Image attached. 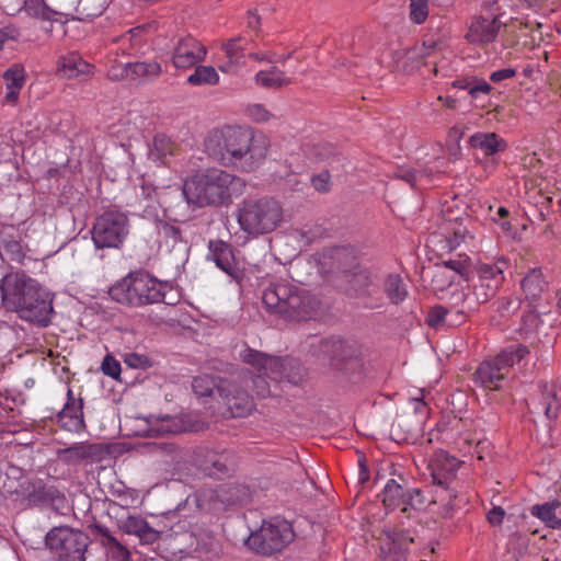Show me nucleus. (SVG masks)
<instances>
[{"mask_svg":"<svg viewBox=\"0 0 561 561\" xmlns=\"http://www.w3.org/2000/svg\"><path fill=\"white\" fill-rule=\"evenodd\" d=\"M204 146L221 164L252 172L265 161L270 139L250 127L226 125L210 130Z\"/></svg>","mask_w":561,"mask_h":561,"instance_id":"f257e3e1","label":"nucleus"},{"mask_svg":"<svg viewBox=\"0 0 561 561\" xmlns=\"http://www.w3.org/2000/svg\"><path fill=\"white\" fill-rule=\"evenodd\" d=\"M0 296L5 309L16 312L21 319L43 327L50 322V294L25 273L8 274L0 285Z\"/></svg>","mask_w":561,"mask_h":561,"instance_id":"f03ea898","label":"nucleus"},{"mask_svg":"<svg viewBox=\"0 0 561 561\" xmlns=\"http://www.w3.org/2000/svg\"><path fill=\"white\" fill-rule=\"evenodd\" d=\"M245 182L221 169H207L187 179L183 194L188 204L197 207L222 206L231 202L233 196L241 195Z\"/></svg>","mask_w":561,"mask_h":561,"instance_id":"7ed1b4c3","label":"nucleus"},{"mask_svg":"<svg viewBox=\"0 0 561 561\" xmlns=\"http://www.w3.org/2000/svg\"><path fill=\"white\" fill-rule=\"evenodd\" d=\"M167 285L158 282L148 274H129L110 288L113 300L129 307H142L163 302L174 305L167 300Z\"/></svg>","mask_w":561,"mask_h":561,"instance_id":"20e7f679","label":"nucleus"},{"mask_svg":"<svg viewBox=\"0 0 561 561\" xmlns=\"http://www.w3.org/2000/svg\"><path fill=\"white\" fill-rule=\"evenodd\" d=\"M283 219V209L274 198H245L237 208V221L242 231L261 236L274 231Z\"/></svg>","mask_w":561,"mask_h":561,"instance_id":"39448f33","label":"nucleus"},{"mask_svg":"<svg viewBox=\"0 0 561 561\" xmlns=\"http://www.w3.org/2000/svg\"><path fill=\"white\" fill-rule=\"evenodd\" d=\"M507 268L505 259L497 260L494 264L482 263L477 267L478 280L473 284L472 297L463 291H457L455 298L460 300L458 313L466 318L476 310L477 306L486 302L494 297L504 280V271Z\"/></svg>","mask_w":561,"mask_h":561,"instance_id":"423d86ee","label":"nucleus"},{"mask_svg":"<svg viewBox=\"0 0 561 561\" xmlns=\"http://www.w3.org/2000/svg\"><path fill=\"white\" fill-rule=\"evenodd\" d=\"M529 353L528 347L513 343L504 347L494 357L483 360L474 373V380L485 390L501 389L511 369Z\"/></svg>","mask_w":561,"mask_h":561,"instance_id":"0eeeda50","label":"nucleus"},{"mask_svg":"<svg viewBox=\"0 0 561 561\" xmlns=\"http://www.w3.org/2000/svg\"><path fill=\"white\" fill-rule=\"evenodd\" d=\"M294 537L293 527L288 522H264L257 530L250 534L245 545L255 553L272 556L280 552L294 540Z\"/></svg>","mask_w":561,"mask_h":561,"instance_id":"6e6552de","label":"nucleus"},{"mask_svg":"<svg viewBox=\"0 0 561 561\" xmlns=\"http://www.w3.org/2000/svg\"><path fill=\"white\" fill-rule=\"evenodd\" d=\"M91 233L96 249H119L129 233V219L123 211L107 210L95 219Z\"/></svg>","mask_w":561,"mask_h":561,"instance_id":"1a4fd4ad","label":"nucleus"},{"mask_svg":"<svg viewBox=\"0 0 561 561\" xmlns=\"http://www.w3.org/2000/svg\"><path fill=\"white\" fill-rule=\"evenodd\" d=\"M45 542L64 561H84L89 537L81 530L60 526L47 533Z\"/></svg>","mask_w":561,"mask_h":561,"instance_id":"9d476101","label":"nucleus"},{"mask_svg":"<svg viewBox=\"0 0 561 561\" xmlns=\"http://www.w3.org/2000/svg\"><path fill=\"white\" fill-rule=\"evenodd\" d=\"M248 490L243 485H220L217 489H203L197 492V505L209 512H219L230 505L243 502Z\"/></svg>","mask_w":561,"mask_h":561,"instance_id":"9b49d317","label":"nucleus"},{"mask_svg":"<svg viewBox=\"0 0 561 561\" xmlns=\"http://www.w3.org/2000/svg\"><path fill=\"white\" fill-rule=\"evenodd\" d=\"M108 514L116 518L119 530L138 537L144 545H150L159 539V531L152 528L140 515H130L127 510L116 502L108 505Z\"/></svg>","mask_w":561,"mask_h":561,"instance_id":"f8f14e48","label":"nucleus"},{"mask_svg":"<svg viewBox=\"0 0 561 561\" xmlns=\"http://www.w3.org/2000/svg\"><path fill=\"white\" fill-rule=\"evenodd\" d=\"M319 352L336 371L348 373L360 366L357 350L340 339H327L320 343Z\"/></svg>","mask_w":561,"mask_h":561,"instance_id":"ddd939ff","label":"nucleus"},{"mask_svg":"<svg viewBox=\"0 0 561 561\" xmlns=\"http://www.w3.org/2000/svg\"><path fill=\"white\" fill-rule=\"evenodd\" d=\"M243 385L238 377V380H222L218 387V394L225 400L234 417H244L255 408L253 398L243 389Z\"/></svg>","mask_w":561,"mask_h":561,"instance_id":"4468645a","label":"nucleus"},{"mask_svg":"<svg viewBox=\"0 0 561 561\" xmlns=\"http://www.w3.org/2000/svg\"><path fill=\"white\" fill-rule=\"evenodd\" d=\"M207 55L206 47L191 35L176 38L172 51L171 62L176 69L186 70L202 62Z\"/></svg>","mask_w":561,"mask_h":561,"instance_id":"2eb2a0df","label":"nucleus"},{"mask_svg":"<svg viewBox=\"0 0 561 561\" xmlns=\"http://www.w3.org/2000/svg\"><path fill=\"white\" fill-rule=\"evenodd\" d=\"M382 503L387 508H397L402 506L405 512L408 506L420 508L424 504V499L420 489H407L396 480L391 479L385 485L381 492Z\"/></svg>","mask_w":561,"mask_h":561,"instance_id":"dca6fc26","label":"nucleus"},{"mask_svg":"<svg viewBox=\"0 0 561 561\" xmlns=\"http://www.w3.org/2000/svg\"><path fill=\"white\" fill-rule=\"evenodd\" d=\"M196 463L205 474L215 478L229 474L236 467L234 456L231 451H215L208 448L197 451Z\"/></svg>","mask_w":561,"mask_h":561,"instance_id":"f3484780","label":"nucleus"},{"mask_svg":"<svg viewBox=\"0 0 561 561\" xmlns=\"http://www.w3.org/2000/svg\"><path fill=\"white\" fill-rule=\"evenodd\" d=\"M209 256L215 264L232 279L240 283L244 276V268L234 256L232 247L221 240H210L208 244Z\"/></svg>","mask_w":561,"mask_h":561,"instance_id":"a211bd4d","label":"nucleus"},{"mask_svg":"<svg viewBox=\"0 0 561 561\" xmlns=\"http://www.w3.org/2000/svg\"><path fill=\"white\" fill-rule=\"evenodd\" d=\"M293 291L282 318L288 321H302L312 318L319 306L318 300L311 294L295 285Z\"/></svg>","mask_w":561,"mask_h":561,"instance_id":"6ab92c4d","label":"nucleus"},{"mask_svg":"<svg viewBox=\"0 0 561 561\" xmlns=\"http://www.w3.org/2000/svg\"><path fill=\"white\" fill-rule=\"evenodd\" d=\"M340 271L347 276L351 287L359 295L374 297L378 294L376 276L366 267L357 264L352 257V263L342 265Z\"/></svg>","mask_w":561,"mask_h":561,"instance_id":"aec40b11","label":"nucleus"},{"mask_svg":"<svg viewBox=\"0 0 561 561\" xmlns=\"http://www.w3.org/2000/svg\"><path fill=\"white\" fill-rule=\"evenodd\" d=\"M156 230L157 241L161 252L172 253L176 250H184L186 248L182 230L175 221L158 219L156 221Z\"/></svg>","mask_w":561,"mask_h":561,"instance_id":"412c9836","label":"nucleus"},{"mask_svg":"<svg viewBox=\"0 0 561 561\" xmlns=\"http://www.w3.org/2000/svg\"><path fill=\"white\" fill-rule=\"evenodd\" d=\"M500 28L501 22L497 18L476 16L470 23L466 38L471 44H489L495 41Z\"/></svg>","mask_w":561,"mask_h":561,"instance_id":"4be33fe9","label":"nucleus"},{"mask_svg":"<svg viewBox=\"0 0 561 561\" xmlns=\"http://www.w3.org/2000/svg\"><path fill=\"white\" fill-rule=\"evenodd\" d=\"M302 367L300 363L291 357H275L271 371L268 373V378L283 382L287 381L293 385H298L302 380Z\"/></svg>","mask_w":561,"mask_h":561,"instance_id":"5701e85b","label":"nucleus"},{"mask_svg":"<svg viewBox=\"0 0 561 561\" xmlns=\"http://www.w3.org/2000/svg\"><path fill=\"white\" fill-rule=\"evenodd\" d=\"M100 454L99 445L88 443H76L70 447L57 450L58 459L68 466H76L83 461H94Z\"/></svg>","mask_w":561,"mask_h":561,"instance_id":"b1692460","label":"nucleus"},{"mask_svg":"<svg viewBox=\"0 0 561 561\" xmlns=\"http://www.w3.org/2000/svg\"><path fill=\"white\" fill-rule=\"evenodd\" d=\"M147 436L176 435L186 432L188 424L183 417L174 415L150 416L147 420Z\"/></svg>","mask_w":561,"mask_h":561,"instance_id":"393cba45","label":"nucleus"},{"mask_svg":"<svg viewBox=\"0 0 561 561\" xmlns=\"http://www.w3.org/2000/svg\"><path fill=\"white\" fill-rule=\"evenodd\" d=\"M294 285L288 283H278L268 286L262 296V301L266 309L278 317H283L284 308L287 306L290 293H294Z\"/></svg>","mask_w":561,"mask_h":561,"instance_id":"a878e982","label":"nucleus"},{"mask_svg":"<svg viewBox=\"0 0 561 561\" xmlns=\"http://www.w3.org/2000/svg\"><path fill=\"white\" fill-rule=\"evenodd\" d=\"M456 459H446L445 465H440L439 460H436L432 465V480L433 484L442 488L444 491L449 492V500L456 499V494L453 492V484L456 481Z\"/></svg>","mask_w":561,"mask_h":561,"instance_id":"bb28decb","label":"nucleus"},{"mask_svg":"<svg viewBox=\"0 0 561 561\" xmlns=\"http://www.w3.org/2000/svg\"><path fill=\"white\" fill-rule=\"evenodd\" d=\"M91 529L101 537V545L106 549L108 556L114 561H129L130 551L118 541L105 526L94 524Z\"/></svg>","mask_w":561,"mask_h":561,"instance_id":"cd10ccee","label":"nucleus"},{"mask_svg":"<svg viewBox=\"0 0 561 561\" xmlns=\"http://www.w3.org/2000/svg\"><path fill=\"white\" fill-rule=\"evenodd\" d=\"M455 305L451 308H446L444 306H434L430 309L426 322L431 328L437 329L444 323L448 325H456L461 323L465 318L457 310L460 308V300H457L455 297Z\"/></svg>","mask_w":561,"mask_h":561,"instance_id":"c85d7f7f","label":"nucleus"},{"mask_svg":"<svg viewBox=\"0 0 561 561\" xmlns=\"http://www.w3.org/2000/svg\"><path fill=\"white\" fill-rule=\"evenodd\" d=\"M58 423L69 432H80L84 428L83 402L66 403L57 414Z\"/></svg>","mask_w":561,"mask_h":561,"instance_id":"c756f323","label":"nucleus"},{"mask_svg":"<svg viewBox=\"0 0 561 561\" xmlns=\"http://www.w3.org/2000/svg\"><path fill=\"white\" fill-rule=\"evenodd\" d=\"M474 149H480L485 156H493L506 150L507 142L495 133H476L469 138Z\"/></svg>","mask_w":561,"mask_h":561,"instance_id":"7c9ffc66","label":"nucleus"},{"mask_svg":"<svg viewBox=\"0 0 561 561\" xmlns=\"http://www.w3.org/2000/svg\"><path fill=\"white\" fill-rule=\"evenodd\" d=\"M3 79L8 90L4 101L9 104H15L25 82V70L21 65H13L4 72Z\"/></svg>","mask_w":561,"mask_h":561,"instance_id":"2f4dec72","label":"nucleus"},{"mask_svg":"<svg viewBox=\"0 0 561 561\" xmlns=\"http://www.w3.org/2000/svg\"><path fill=\"white\" fill-rule=\"evenodd\" d=\"M242 37H234L222 45L227 62L219 67L221 71L229 72L245 64V47L242 46Z\"/></svg>","mask_w":561,"mask_h":561,"instance_id":"473e14b6","label":"nucleus"},{"mask_svg":"<svg viewBox=\"0 0 561 561\" xmlns=\"http://www.w3.org/2000/svg\"><path fill=\"white\" fill-rule=\"evenodd\" d=\"M91 65L84 61L78 54L71 53L62 57L58 64V73L67 79H73L80 75L89 73Z\"/></svg>","mask_w":561,"mask_h":561,"instance_id":"72a5a7b5","label":"nucleus"},{"mask_svg":"<svg viewBox=\"0 0 561 561\" xmlns=\"http://www.w3.org/2000/svg\"><path fill=\"white\" fill-rule=\"evenodd\" d=\"M240 358L247 365L252 366L257 371L268 377L275 356H270L247 346L240 352Z\"/></svg>","mask_w":561,"mask_h":561,"instance_id":"f704fd0d","label":"nucleus"},{"mask_svg":"<svg viewBox=\"0 0 561 561\" xmlns=\"http://www.w3.org/2000/svg\"><path fill=\"white\" fill-rule=\"evenodd\" d=\"M383 291L393 305L401 304L408 297L407 284L398 274L387 275L383 280Z\"/></svg>","mask_w":561,"mask_h":561,"instance_id":"c9c22d12","label":"nucleus"},{"mask_svg":"<svg viewBox=\"0 0 561 561\" xmlns=\"http://www.w3.org/2000/svg\"><path fill=\"white\" fill-rule=\"evenodd\" d=\"M559 508H561V503L553 501L541 505H534L530 512L548 527L559 529L561 528V518L557 515V510Z\"/></svg>","mask_w":561,"mask_h":561,"instance_id":"e433bc0d","label":"nucleus"},{"mask_svg":"<svg viewBox=\"0 0 561 561\" xmlns=\"http://www.w3.org/2000/svg\"><path fill=\"white\" fill-rule=\"evenodd\" d=\"M546 287L542 273L538 268H534L522 280V288L527 299L535 300L541 296Z\"/></svg>","mask_w":561,"mask_h":561,"instance_id":"4c0bfd02","label":"nucleus"},{"mask_svg":"<svg viewBox=\"0 0 561 561\" xmlns=\"http://www.w3.org/2000/svg\"><path fill=\"white\" fill-rule=\"evenodd\" d=\"M130 80H153L158 78L162 68L158 61H137L129 62Z\"/></svg>","mask_w":561,"mask_h":561,"instance_id":"58836bf2","label":"nucleus"},{"mask_svg":"<svg viewBox=\"0 0 561 561\" xmlns=\"http://www.w3.org/2000/svg\"><path fill=\"white\" fill-rule=\"evenodd\" d=\"M255 82L257 85L265 89H279L290 83V80L285 77L284 72L276 67L271 70H262L255 75Z\"/></svg>","mask_w":561,"mask_h":561,"instance_id":"ea45409f","label":"nucleus"},{"mask_svg":"<svg viewBox=\"0 0 561 561\" xmlns=\"http://www.w3.org/2000/svg\"><path fill=\"white\" fill-rule=\"evenodd\" d=\"M219 75L213 66H195V70L188 76L187 82L191 85H216L219 83Z\"/></svg>","mask_w":561,"mask_h":561,"instance_id":"a19ab883","label":"nucleus"},{"mask_svg":"<svg viewBox=\"0 0 561 561\" xmlns=\"http://www.w3.org/2000/svg\"><path fill=\"white\" fill-rule=\"evenodd\" d=\"M112 0H79L77 12L80 20L91 21L103 14Z\"/></svg>","mask_w":561,"mask_h":561,"instance_id":"79ce46f5","label":"nucleus"},{"mask_svg":"<svg viewBox=\"0 0 561 561\" xmlns=\"http://www.w3.org/2000/svg\"><path fill=\"white\" fill-rule=\"evenodd\" d=\"M541 403L546 417L549 421L557 420L561 402L553 386L543 385L541 390Z\"/></svg>","mask_w":561,"mask_h":561,"instance_id":"37998d69","label":"nucleus"},{"mask_svg":"<svg viewBox=\"0 0 561 561\" xmlns=\"http://www.w3.org/2000/svg\"><path fill=\"white\" fill-rule=\"evenodd\" d=\"M174 150L173 141L167 135L158 134L153 138L150 156L154 161L163 162L167 157L173 156Z\"/></svg>","mask_w":561,"mask_h":561,"instance_id":"c03bdc74","label":"nucleus"},{"mask_svg":"<svg viewBox=\"0 0 561 561\" xmlns=\"http://www.w3.org/2000/svg\"><path fill=\"white\" fill-rule=\"evenodd\" d=\"M222 380L224 379L217 381L210 375H201L193 379L192 388L198 397H210L215 391L218 393V387L221 385Z\"/></svg>","mask_w":561,"mask_h":561,"instance_id":"a18cd8bd","label":"nucleus"},{"mask_svg":"<svg viewBox=\"0 0 561 561\" xmlns=\"http://www.w3.org/2000/svg\"><path fill=\"white\" fill-rule=\"evenodd\" d=\"M265 377L266 376L263 373L256 376H252L249 370H244L239 375L241 382H243L245 386H249V382H251L254 392L257 397L261 398H265L271 394L270 385Z\"/></svg>","mask_w":561,"mask_h":561,"instance_id":"49530a36","label":"nucleus"},{"mask_svg":"<svg viewBox=\"0 0 561 561\" xmlns=\"http://www.w3.org/2000/svg\"><path fill=\"white\" fill-rule=\"evenodd\" d=\"M0 255L3 260H9L16 263H22L25 256L22 244L16 240H8L1 242Z\"/></svg>","mask_w":561,"mask_h":561,"instance_id":"de8ad7c7","label":"nucleus"},{"mask_svg":"<svg viewBox=\"0 0 561 561\" xmlns=\"http://www.w3.org/2000/svg\"><path fill=\"white\" fill-rule=\"evenodd\" d=\"M428 16V0H409V18L415 24H423Z\"/></svg>","mask_w":561,"mask_h":561,"instance_id":"09e8293b","label":"nucleus"},{"mask_svg":"<svg viewBox=\"0 0 561 561\" xmlns=\"http://www.w3.org/2000/svg\"><path fill=\"white\" fill-rule=\"evenodd\" d=\"M495 304L496 312L503 318H508L519 310L522 301L518 297L510 296L499 299Z\"/></svg>","mask_w":561,"mask_h":561,"instance_id":"8fccbe9b","label":"nucleus"},{"mask_svg":"<svg viewBox=\"0 0 561 561\" xmlns=\"http://www.w3.org/2000/svg\"><path fill=\"white\" fill-rule=\"evenodd\" d=\"M249 117L257 123H265L272 119L273 114L267 111L262 104H251L247 108Z\"/></svg>","mask_w":561,"mask_h":561,"instance_id":"3c124183","label":"nucleus"},{"mask_svg":"<svg viewBox=\"0 0 561 561\" xmlns=\"http://www.w3.org/2000/svg\"><path fill=\"white\" fill-rule=\"evenodd\" d=\"M124 363L135 369H145L151 366L150 359L146 355L137 353H127L124 357Z\"/></svg>","mask_w":561,"mask_h":561,"instance_id":"603ef678","label":"nucleus"},{"mask_svg":"<svg viewBox=\"0 0 561 561\" xmlns=\"http://www.w3.org/2000/svg\"><path fill=\"white\" fill-rule=\"evenodd\" d=\"M107 77L112 81L130 80L129 62L111 66L107 70Z\"/></svg>","mask_w":561,"mask_h":561,"instance_id":"864d4df0","label":"nucleus"},{"mask_svg":"<svg viewBox=\"0 0 561 561\" xmlns=\"http://www.w3.org/2000/svg\"><path fill=\"white\" fill-rule=\"evenodd\" d=\"M101 369L104 375L116 379L121 374V364L112 355H106L102 362Z\"/></svg>","mask_w":561,"mask_h":561,"instance_id":"5fc2aeb1","label":"nucleus"},{"mask_svg":"<svg viewBox=\"0 0 561 561\" xmlns=\"http://www.w3.org/2000/svg\"><path fill=\"white\" fill-rule=\"evenodd\" d=\"M188 537L192 539L188 547L194 551H207L213 541V537L209 534H204L202 537L197 538L194 533H191Z\"/></svg>","mask_w":561,"mask_h":561,"instance_id":"6e6d98bb","label":"nucleus"},{"mask_svg":"<svg viewBox=\"0 0 561 561\" xmlns=\"http://www.w3.org/2000/svg\"><path fill=\"white\" fill-rule=\"evenodd\" d=\"M311 183L316 191L320 193H327L330 191V174L328 171H323L311 179Z\"/></svg>","mask_w":561,"mask_h":561,"instance_id":"4d7b16f0","label":"nucleus"},{"mask_svg":"<svg viewBox=\"0 0 561 561\" xmlns=\"http://www.w3.org/2000/svg\"><path fill=\"white\" fill-rule=\"evenodd\" d=\"M396 176L400 180L405 181L411 186H415V183L420 176V172H417L414 169H401L396 173Z\"/></svg>","mask_w":561,"mask_h":561,"instance_id":"13d9d810","label":"nucleus"},{"mask_svg":"<svg viewBox=\"0 0 561 561\" xmlns=\"http://www.w3.org/2000/svg\"><path fill=\"white\" fill-rule=\"evenodd\" d=\"M505 511L501 506H494L489 511L486 518L492 526H499L503 523Z\"/></svg>","mask_w":561,"mask_h":561,"instance_id":"bf43d9fd","label":"nucleus"},{"mask_svg":"<svg viewBox=\"0 0 561 561\" xmlns=\"http://www.w3.org/2000/svg\"><path fill=\"white\" fill-rule=\"evenodd\" d=\"M516 69L514 68H504L496 71H493L490 76V80L493 82H501L506 79H511L515 77Z\"/></svg>","mask_w":561,"mask_h":561,"instance_id":"052dcab7","label":"nucleus"},{"mask_svg":"<svg viewBox=\"0 0 561 561\" xmlns=\"http://www.w3.org/2000/svg\"><path fill=\"white\" fill-rule=\"evenodd\" d=\"M43 9V0H24L23 10L30 15H38Z\"/></svg>","mask_w":561,"mask_h":561,"instance_id":"680f3d73","label":"nucleus"},{"mask_svg":"<svg viewBox=\"0 0 561 561\" xmlns=\"http://www.w3.org/2000/svg\"><path fill=\"white\" fill-rule=\"evenodd\" d=\"M247 24L250 28L257 31L261 25V16L256 10L248 11Z\"/></svg>","mask_w":561,"mask_h":561,"instance_id":"e2e57ef3","label":"nucleus"},{"mask_svg":"<svg viewBox=\"0 0 561 561\" xmlns=\"http://www.w3.org/2000/svg\"><path fill=\"white\" fill-rule=\"evenodd\" d=\"M492 87L483 81L481 83H478L469 89V94L472 98H477L480 93L488 94L491 91Z\"/></svg>","mask_w":561,"mask_h":561,"instance_id":"0e129e2a","label":"nucleus"},{"mask_svg":"<svg viewBox=\"0 0 561 561\" xmlns=\"http://www.w3.org/2000/svg\"><path fill=\"white\" fill-rule=\"evenodd\" d=\"M444 265L455 272H457L458 274L460 275H463L465 272H466V262L463 261H459V260H449V261H445L444 262Z\"/></svg>","mask_w":561,"mask_h":561,"instance_id":"69168bd1","label":"nucleus"},{"mask_svg":"<svg viewBox=\"0 0 561 561\" xmlns=\"http://www.w3.org/2000/svg\"><path fill=\"white\" fill-rule=\"evenodd\" d=\"M466 232L467 231L465 227L458 226L454 230L453 238L449 240L450 244L453 247H457L458 244H460L466 238Z\"/></svg>","mask_w":561,"mask_h":561,"instance_id":"338daca9","label":"nucleus"},{"mask_svg":"<svg viewBox=\"0 0 561 561\" xmlns=\"http://www.w3.org/2000/svg\"><path fill=\"white\" fill-rule=\"evenodd\" d=\"M412 402L414 404V411L417 414L426 415L427 414V404L424 401V398L415 397L412 399Z\"/></svg>","mask_w":561,"mask_h":561,"instance_id":"774afa93","label":"nucleus"}]
</instances>
